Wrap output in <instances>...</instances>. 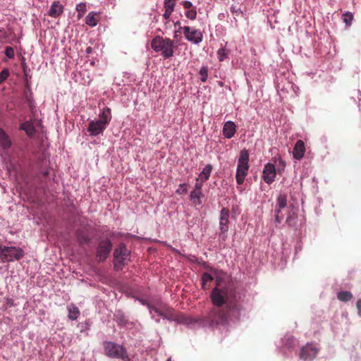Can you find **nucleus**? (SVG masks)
Instances as JSON below:
<instances>
[{
    "label": "nucleus",
    "instance_id": "nucleus-1",
    "mask_svg": "<svg viewBox=\"0 0 361 361\" xmlns=\"http://www.w3.org/2000/svg\"><path fill=\"white\" fill-rule=\"evenodd\" d=\"M213 307L207 315L197 319L177 313L174 320L179 323L190 324L200 322L203 326L224 325L227 323L228 317L238 319L240 316L243 306L239 302L236 287L233 282H224L221 278L216 276V286L212 289L210 295Z\"/></svg>",
    "mask_w": 361,
    "mask_h": 361
},
{
    "label": "nucleus",
    "instance_id": "nucleus-2",
    "mask_svg": "<svg viewBox=\"0 0 361 361\" xmlns=\"http://www.w3.org/2000/svg\"><path fill=\"white\" fill-rule=\"evenodd\" d=\"M111 119V109L106 107L99 115V119L90 121L87 127V131L91 136H97L103 134L104 130L110 123Z\"/></svg>",
    "mask_w": 361,
    "mask_h": 361
},
{
    "label": "nucleus",
    "instance_id": "nucleus-3",
    "mask_svg": "<svg viewBox=\"0 0 361 361\" xmlns=\"http://www.w3.org/2000/svg\"><path fill=\"white\" fill-rule=\"evenodd\" d=\"M151 47L156 52L161 51L164 59H169L174 54L175 43L169 38H163L157 35L152 39Z\"/></svg>",
    "mask_w": 361,
    "mask_h": 361
},
{
    "label": "nucleus",
    "instance_id": "nucleus-4",
    "mask_svg": "<svg viewBox=\"0 0 361 361\" xmlns=\"http://www.w3.org/2000/svg\"><path fill=\"white\" fill-rule=\"evenodd\" d=\"M103 346L105 355L108 357L121 359L123 361L129 360L128 353L122 345L111 341H105Z\"/></svg>",
    "mask_w": 361,
    "mask_h": 361
},
{
    "label": "nucleus",
    "instance_id": "nucleus-5",
    "mask_svg": "<svg viewBox=\"0 0 361 361\" xmlns=\"http://www.w3.org/2000/svg\"><path fill=\"white\" fill-rule=\"evenodd\" d=\"M249 153L246 149L240 152L238 160V166L236 170L235 179L238 185L243 183L245 178L249 170Z\"/></svg>",
    "mask_w": 361,
    "mask_h": 361
},
{
    "label": "nucleus",
    "instance_id": "nucleus-6",
    "mask_svg": "<svg viewBox=\"0 0 361 361\" xmlns=\"http://www.w3.org/2000/svg\"><path fill=\"white\" fill-rule=\"evenodd\" d=\"M130 252L124 243H120L114 252V267L116 270H121L129 257Z\"/></svg>",
    "mask_w": 361,
    "mask_h": 361
},
{
    "label": "nucleus",
    "instance_id": "nucleus-7",
    "mask_svg": "<svg viewBox=\"0 0 361 361\" xmlns=\"http://www.w3.org/2000/svg\"><path fill=\"white\" fill-rule=\"evenodd\" d=\"M24 256V251L16 247H8L0 245V259L3 262L19 260Z\"/></svg>",
    "mask_w": 361,
    "mask_h": 361
},
{
    "label": "nucleus",
    "instance_id": "nucleus-8",
    "mask_svg": "<svg viewBox=\"0 0 361 361\" xmlns=\"http://www.w3.org/2000/svg\"><path fill=\"white\" fill-rule=\"evenodd\" d=\"M113 244L111 241L106 238L99 242L96 250V258L99 262H103L108 258L111 250Z\"/></svg>",
    "mask_w": 361,
    "mask_h": 361
},
{
    "label": "nucleus",
    "instance_id": "nucleus-9",
    "mask_svg": "<svg viewBox=\"0 0 361 361\" xmlns=\"http://www.w3.org/2000/svg\"><path fill=\"white\" fill-rule=\"evenodd\" d=\"M183 30L185 37L190 42L199 44L202 41V33L196 29H191L188 26L180 27Z\"/></svg>",
    "mask_w": 361,
    "mask_h": 361
},
{
    "label": "nucleus",
    "instance_id": "nucleus-10",
    "mask_svg": "<svg viewBox=\"0 0 361 361\" xmlns=\"http://www.w3.org/2000/svg\"><path fill=\"white\" fill-rule=\"evenodd\" d=\"M318 353L317 349L311 344L304 346L300 351V357L304 361H312Z\"/></svg>",
    "mask_w": 361,
    "mask_h": 361
},
{
    "label": "nucleus",
    "instance_id": "nucleus-11",
    "mask_svg": "<svg viewBox=\"0 0 361 361\" xmlns=\"http://www.w3.org/2000/svg\"><path fill=\"white\" fill-rule=\"evenodd\" d=\"M276 175L275 166L272 164H267L263 169V180L267 184L272 183Z\"/></svg>",
    "mask_w": 361,
    "mask_h": 361
},
{
    "label": "nucleus",
    "instance_id": "nucleus-12",
    "mask_svg": "<svg viewBox=\"0 0 361 361\" xmlns=\"http://www.w3.org/2000/svg\"><path fill=\"white\" fill-rule=\"evenodd\" d=\"M229 210L227 208L224 207L221 210L220 214V235L224 234L228 230V223H229Z\"/></svg>",
    "mask_w": 361,
    "mask_h": 361
},
{
    "label": "nucleus",
    "instance_id": "nucleus-13",
    "mask_svg": "<svg viewBox=\"0 0 361 361\" xmlns=\"http://www.w3.org/2000/svg\"><path fill=\"white\" fill-rule=\"evenodd\" d=\"M236 132V126L233 121H227L223 127V135L225 137L230 139L233 137Z\"/></svg>",
    "mask_w": 361,
    "mask_h": 361
},
{
    "label": "nucleus",
    "instance_id": "nucleus-14",
    "mask_svg": "<svg viewBox=\"0 0 361 361\" xmlns=\"http://www.w3.org/2000/svg\"><path fill=\"white\" fill-rule=\"evenodd\" d=\"M305 152V147L304 142L301 140H298L293 148V155L296 159H301L304 156Z\"/></svg>",
    "mask_w": 361,
    "mask_h": 361
},
{
    "label": "nucleus",
    "instance_id": "nucleus-15",
    "mask_svg": "<svg viewBox=\"0 0 361 361\" xmlns=\"http://www.w3.org/2000/svg\"><path fill=\"white\" fill-rule=\"evenodd\" d=\"M63 12V6L60 4L59 1H54L51 6V8L48 12L49 16L52 18H57L60 16Z\"/></svg>",
    "mask_w": 361,
    "mask_h": 361
},
{
    "label": "nucleus",
    "instance_id": "nucleus-16",
    "mask_svg": "<svg viewBox=\"0 0 361 361\" xmlns=\"http://www.w3.org/2000/svg\"><path fill=\"white\" fill-rule=\"evenodd\" d=\"M76 238L80 245L87 244L90 241L87 231L84 229H78L76 231Z\"/></svg>",
    "mask_w": 361,
    "mask_h": 361
},
{
    "label": "nucleus",
    "instance_id": "nucleus-17",
    "mask_svg": "<svg viewBox=\"0 0 361 361\" xmlns=\"http://www.w3.org/2000/svg\"><path fill=\"white\" fill-rule=\"evenodd\" d=\"M204 196L202 191L192 190L190 192V197L195 207H200L202 204V197Z\"/></svg>",
    "mask_w": 361,
    "mask_h": 361
},
{
    "label": "nucleus",
    "instance_id": "nucleus-18",
    "mask_svg": "<svg viewBox=\"0 0 361 361\" xmlns=\"http://www.w3.org/2000/svg\"><path fill=\"white\" fill-rule=\"evenodd\" d=\"M0 145L4 149H8L11 146V141L6 133L0 129Z\"/></svg>",
    "mask_w": 361,
    "mask_h": 361
},
{
    "label": "nucleus",
    "instance_id": "nucleus-19",
    "mask_svg": "<svg viewBox=\"0 0 361 361\" xmlns=\"http://www.w3.org/2000/svg\"><path fill=\"white\" fill-rule=\"evenodd\" d=\"M98 21H99V16H98V14L95 12L89 13L85 18L86 24L91 27L96 26Z\"/></svg>",
    "mask_w": 361,
    "mask_h": 361
},
{
    "label": "nucleus",
    "instance_id": "nucleus-20",
    "mask_svg": "<svg viewBox=\"0 0 361 361\" xmlns=\"http://www.w3.org/2000/svg\"><path fill=\"white\" fill-rule=\"evenodd\" d=\"M287 205V197L285 194H280L277 198L276 213L280 214L281 210Z\"/></svg>",
    "mask_w": 361,
    "mask_h": 361
},
{
    "label": "nucleus",
    "instance_id": "nucleus-21",
    "mask_svg": "<svg viewBox=\"0 0 361 361\" xmlns=\"http://www.w3.org/2000/svg\"><path fill=\"white\" fill-rule=\"evenodd\" d=\"M68 318L71 320H75L80 315V310L75 305L71 304L68 306Z\"/></svg>",
    "mask_w": 361,
    "mask_h": 361
},
{
    "label": "nucleus",
    "instance_id": "nucleus-22",
    "mask_svg": "<svg viewBox=\"0 0 361 361\" xmlns=\"http://www.w3.org/2000/svg\"><path fill=\"white\" fill-rule=\"evenodd\" d=\"M214 280V277L208 274L204 273L202 276V287L204 290H208L210 287L211 282Z\"/></svg>",
    "mask_w": 361,
    "mask_h": 361
},
{
    "label": "nucleus",
    "instance_id": "nucleus-23",
    "mask_svg": "<svg viewBox=\"0 0 361 361\" xmlns=\"http://www.w3.org/2000/svg\"><path fill=\"white\" fill-rule=\"evenodd\" d=\"M212 170V166L211 164H207L204 168L200 174L199 175V178L202 180V181H207L210 176L211 172Z\"/></svg>",
    "mask_w": 361,
    "mask_h": 361
},
{
    "label": "nucleus",
    "instance_id": "nucleus-24",
    "mask_svg": "<svg viewBox=\"0 0 361 361\" xmlns=\"http://www.w3.org/2000/svg\"><path fill=\"white\" fill-rule=\"evenodd\" d=\"M20 129L25 131L26 134L29 136L32 135L35 133L34 126L28 121L23 123L20 125Z\"/></svg>",
    "mask_w": 361,
    "mask_h": 361
},
{
    "label": "nucleus",
    "instance_id": "nucleus-25",
    "mask_svg": "<svg viewBox=\"0 0 361 361\" xmlns=\"http://www.w3.org/2000/svg\"><path fill=\"white\" fill-rule=\"evenodd\" d=\"M176 314L177 313H176L173 309L166 307L163 308V312L161 313V317L168 319L174 320Z\"/></svg>",
    "mask_w": 361,
    "mask_h": 361
},
{
    "label": "nucleus",
    "instance_id": "nucleus-26",
    "mask_svg": "<svg viewBox=\"0 0 361 361\" xmlns=\"http://www.w3.org/2000/svg\"><path fill=\"white\" fill-rule=\"evenodd\" d=\"M337 298L340 301L348 302L353 298V294L349 291H341L338 293Z\"/></svg>",
    "mask_w": 361,
    "mask_h": 361
},
{
    "label": "nucleus",
    "instance_id": "nucleus-27",
    "mask_svg": "<svg viewBox=\"0 0 361 361\" xmlns=\"http://www.w3.org/2000/svg\"><path fill=\"white\" fill-rule=\"evenodd\" d=\"M343 22L346 24L347 26H350L353 20V15L350 12H346L343 15Z\"/></svg>",
    "mask_w": 361,
    "mask_h": 361
},
{
    "label": "nucleus",
    "instance_id": "nucleus-28",
    "mask_svg": "<svg viewBox=\"0 0 361 361\" xmlns=\"http://www.w3.org/2000/svg\"><path fill=\"white\" fill-rule=\"evenodd\" d=\"M76 11L78 12V18H80L82 16V15L86 12V4H78L76 6Z\"/></svg>",
    "mask_w": 361,
    "mask_h": 361
},
{
    "label": "nucleus",
    "instance_id": "nucleus-29",
    "mask_svg": "<svg viewBox=\"0 0 361 361\" xmlns=\"http://www.w3.org/2000/svg\"><path fill=\"white\" fill-rule=\"evenodd\" d=\"M208 68L207 66H202L200 71V75H201V81L206 82L207 80Z\"/></svg>",
    "mask_w": 361,
    "mask_h": 361
},
{
    "label": "nucleus",
    "instance_id": "nucleus-30",
    "mask_svg": "<svg viewBox=\"0 0 361 361\" xmlns=\"http://www.w3.org/2000/svg\"><path fill=\"white\" fill-rule=\"evenodd\" d=\"M176 0H164V9L174 10Z\"/></svg>",
    "mask_w": 361,
    "mask_h": 361
},
{
    "label": "nucleus",
    "instance_id": "nucleus-31",
    "mask_svg": "<svg viewBox=\"0 0 361 361\" xmlns=\"http://www.w3.org/2000/svg\"><path fill=\"white\" fill-rule=\"evenodd\" d=\"M185 16L190 20H195L197 17L196 8L189 9L187 12H185Z\"/></svg>",
    "mask_w": 361,
    "mask_h": 361
},
{
    "label": "nucleus",
    "instance_id": "nucleus-32",
    "mask_svg": "<svg viewBox=\"0 0 361 361\" xmlns=\"http://www.w3.org/2000/svg\"><path fill=\"white\" fill-rule=\"evenodd\" d=\"M218 58L220 61H223L228 57V54L224 49H219L217 51Z\"/></svg>",
    "mask_w": 361,
    "mask_h": 361
},
{
    "label": "nucleus",
    "instance_id": "nucleus-33",
    "mask_svg": "<svg viewBox=\"0 0 361 361\" xmlns=\"http://www.w3.org/2000/svg\"><path fill=\"white\" fill-rule=\"evenodd\" d=\"M9 76V71L8 68H4L0 73V84L5 81Z\"/></svg>",
    "mask_w": 361,
    "mask_h": 361
},
{
    "label": "nucleus",
    "instance_id": "nucleus-34",
    "mask_svg": "<svg viewBox=\"0 0 361 361\" xmlns=\"http://www.w3.org/2000/svg\"><path fill=\"white\" fill-rule=\"evenodd\" d=\"M5 54L9 59H13L15 54L14 49L11 47H6L5 49Z\"/></svg>",
    "mask_w": 361,
    "mask_h": 361
},
{
    "label": "nucleus",
    "instance_id": "nucleus-35",
    "mask_svg": "<svg viewBox=\"0 0 361 361\" xmlns=\"http://www.w3.org/2000/svg\"><path fill=\"white\" fill-rule=\"evenodd\" d=\"M204 182L205 181H202V180H201L200 178H197L193 190L202 191V188Z\"/></svg>",
    "mask_w": 361,
    "mask_h": 361
},
{
    "label": "nucleus",
    "instance_id": "nucleus-36",
    "mask_svg": "<svg viewBox=\"0 0 361 361\" xmlns=\"http://www.w3.org/2000/svg\"><path fill=\"white\" fill-rule=\"evenodd\" d=\"M147 306L149 307V312L150 313L152 314V311H154V312H156L158 315L161 316V313L163 312V309H159L158 307H154V306H152L149 304H147Z\"/></svg>",
    "mask_w": 361,
    "mask_h": 361
},
{
    "label": "nucleus",
    "instance_id": "nucleus-37",
    "mask_svg": "<svg viewBox=\"0 0 361 361\" xmlns=\"http://www.w3.org/2000/svg\"><path fill=\"white\" fill-rule=\"evenodd\" d=\"M182 4H183L184 8L188 9V10L195 8L193 6L192 4L189 1H183Z\"/></svg>",
    "mask_w": 361,
    "mask_h": 361
},
{
    "label": "nucleus",
    "instance_id": "nucleus-38",
    "mask_svg": "<svg viewBox=\"0 0 361 361\" xmlns=\"http://www.w3.org/2000/svg\"><path fill=\"white\" fill-rule=\"evenodd\" d=\"M231 12L233 13L236 14L237 16L240 14V13H242L240 8H238L237 6H234V5H233L231 7Z\"/></svg>",
    "mask_w": 361,
    "mask_h": 361
},
{
    "label": "nucleus",
    "instance_id": "nucleus-39",
    "mask_svg": "<svg viewBox=\"0 0 361 361\" xmlns=\"http://www.w3.org/2000/svg\"><path fill=\"white\" fill-rule=\"evenodd\" d=\"M173 11H171L169 9H165V12L163 14V17L166 20H169L171 13H173Z\"/></svg>",
    "mask_w": 361,
    "mask_h": 361
},
{
    "label": "nucleus",
    "instance_id": "nucleus-40",
    "mask_svg": "<svg viewBox=\"0 0 361 361\" xmlns=\"http://www.w3.org/2000/svg\"><path fill=\"white\" fill-rule=\"evenodd\" d=\"M179 187L180 188L177 190V192L180 193L187 192L186 185L185 183L180 184Z\"/></svg>",
    "mask_w": 361,
    "mask_h": 361
},
{
    "label": "nucleus",
    "instance_id": "nucleus-41",
    "mask_svg": "<svg viewBox=\"0 0 361 361\" xmlns=\"http://www.w3.org/2000/svg\"><path fill=\"white\" fill-rule=\"evenodd\" d=\"M357 308L358 310L359 314L361 315V299L357 302Z\"/></svg>",
    "mask_w": 361,
    "mask_h": 361
},
{
    "label": "nucleus",
    "instance_id": "nucleus-42",
    "mask_svg": "<svg viewBox=\"0 0 361 361\" xmlns=\"http://www.w3.org/2000/svg\"><path fill=\"white\" fill-rule=\"evenodd\" d=\"M282 218L280 217L279 214L276 213L275 216V221L278 224H280L281 222Z\"/></svg>",
    "mask_w": 361,
    "mask_h": 361
},
{
    "label": "nucleus",
    "instance_id": "nucleus-43",
    "mask_svg": "<svg viewBox=\"0 0 361 361\" xmlns=\"http://www.w3.org/2000/svg\"><path fill=\"white\" fill-rule=\"evenodd\" d=\"M171 26L170 25V23L169 20H166V23H165V27L167 29L168 27H169Z\"/></svg>",
    "mask_w": 361,
    "mask_h": 361
},
{
    "label": "nucleus",
    "instance_id": "nucleus-44",
    "mask_svg": "<svg viewBox=\"0 0 361 361\" xmlns=\"http://www.w3.org/2000/svg\"><path fill=\"white\" fill-rule=\"evenodd\" d=\"M279 163L283 167L285 166V162L282 159H279Z\"/></svg>",
    "mask_w": 361,
    "mask_h": 361
},
{
    "label": "nucleus",
    "instance_id": "nucleus-45",
    "mask_svg": "<svg viewBox=\"0 0 361 361\" xmlns=\"http://www.w3.org/2000/svg\"><path fill=\"white\" fill-rule=\"evenodd\" d=\"M180 22L179 21H177L176 23H174V25L176 26V25H180ZM180 26H179L180 27Z\"/></svg>",
    "mask_w": 361,
    "mask_h": 361
},
{
    "label": "nucleus",
    "instance_id": "nucleus-46",
    "mask_svg": "<svg viewBox=\"0 0 361 361\" xmlns=\"http://www.w3.org/2000/svg\"><path fill=\"white\" fill-rule=\"evenodd\" d=\"M4 32V30L3 28L2 29L0 28V32Z\"/></svg>",
    "mask_w": 361,
    "mask_h": 361
},
{
    "label": "nucleus",
    "instance_id": "nucleus-47",
    "mask_svg": "<svg viewBox=\"0 0 361 361\" xmlns=\"http://www.w3.org/2000/svg\"><path fill=\"white\" fill-rule=\"evenodd\" d=\"M211 271H214V273H216V270H215V269H211Z\"/></svg>",
    "mask_w": 361,
    "mask_h": 361
},
{
    "label": "nucleus",
    "instance_id": "nucleus-48",
    "mask_svg": "<svg viewBox=\"0 0 361 361\" xmlns=\"http://www.w3.org/2000/svg\"><path fill=\"white\" fill-rule=\"evenodd\" d=\"M177 32H178V31H175V37L177 36Z\"/></svg>",
    "mask_w": 361,
    "mask_h": 361
},
{
    "label": "nucleus",
    "instance_id": "nucleus-49",
    "mask_svg": "<svg viewBox=\"0 0 361 361\" xmlns=\"http://www.w3.org/2000/svg\"><path fill=\"white\" fill-rule=\"evenodd\" d=\"M166 361H171V358L169 357Z\"/></svg>",
    "mask_w": 361,
    "mask_h": 361
},
{
    "label": "nucleus",
    "instance_id": "nucleus-50",
    "mask_svg": "<svg viewBox=\"0 0 361 361\" xmlns=\"http://www.w3.org/2000/svg\"><path fill=\"white\" fill-rule=\"evenodd\" d=\"M47 174H48V172H45V173H44V176H47Z\"/></svg>",
    "mask_w": 361,
    "mask_h": 361
}]
</instances>
